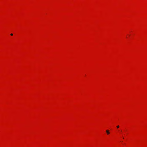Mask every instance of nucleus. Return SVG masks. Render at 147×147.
Returning <instances> with one entry per match:
<instances>
[{"instance_id": "f03ea898", "label": "nucleus", "mask_w": 147, "mask_h": 147, "mask_svg": "<svg viewBox=\"0 0 147 147\" xmlns=\"http://www.w3.org/2000/svg\"><path fill=\"white\" fill-rule=\"evenodd\" d=\"M119 125H117V128H119Z\"/></svg>"}, {"instance_id": "7ed1b4c3", "label": "nucleus", "mask_w": 147, "mask_h": 147, "mask_svg": "<svg viewBox=\"0 0 147 147\" xmlns=\"http://www.w3.org/2000/svg\"><path fill=\"white\" fill-rule=\"evenodd\" d=\"M11 35V36H13V34H12V33H11V34H10Z\"/></svg>"}, {"instance_id": "f257e3e1", "label": "nucleus", "mask_w": 147, "mask_h": 147, "mask_svg": "<svg viewBox=\"0 0 147 147\" xmlns=\"http://www.w3.org/2000/svg\"><path fill=\"white\" fill-rule=\"evenodd\" d=\"M106 132H107V134H110V132L109 131V130H106Z\"/></svg>"}]
</instances>
